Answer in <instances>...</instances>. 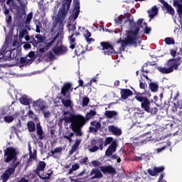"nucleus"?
<instances>
[{
	"instance_id": "nucleus-14",
	"label": "nucleus",
	"mask_w": 182,
	"mask_h": 182,
	"mask_svg": "<svg viewBox=\"0 0 182 182\" xmlns=\"http://www.w3.org/2000/svg\"><path fill=\"white\" fill-rule=\"evenodd\" d=\"M33 107H34L35 110H45L46 109V106H45V101L43 100H37L36 101L33 102Z\"/></svg>"
},
{
	"instance_id": "nucleus-19",
	"label": "nucleus",
	"mask_w": 182,
	"mask_h": 182,
	"mask_svg": "<svg viewBox=\"0 0 182 182\" xmlns=\"http://www.w3.org/2000/svg\"><path fill=\"white\" fill-rule=\"evenodd\" d=\"M100 168L104 174H113L114 173H116V170L112 166H100Z\"/></svg>"
},
{
	"instance_id": "nucleus-9",
	"label": "nucleus",
	"mask_w": 182,
	"mask_h": 182,
	"mask_svg": "<svg viewBox=\"0 0 182 182\" xmlns=\"http://www.w3.org/2000/svg\"><path fill=\"white\" fill-rule=\"evenodd\" d=\"M6 113L9 115H7L4 118L6 123H11L13 120H14L15 119H16V117H18V116H19V112H15V109H14V107H12V105L8 107Z\"/></svg>"
},
{
	"instance_id": "nucleus-32",
	"label": "nucleus",
	"mask_w": 182,
	"mask_h": 182,
	"mask_svg": "<svg viewBox=\"0 0 182 182\" xmlns=\"http://www.w3.org/2000/svg\"><path fill=\"white\" fill-rule=\"evenodd\" d=\"M62 147H58L55 148L54 150L51 151L50 153V156H51V157H54V159H56V154H60V153H62Z\"/></svg>"
},
{
	"instance_id": "nucleus-30",
	"label": "nucleus",
	"mask_w": 182,
	"mask_h": 182,
	"mask_svg": "<svg viewBox=\"0 0 182 182\" xmlns=\"http://www.w3.org/2000/svg\"><path fill=\"white\" fill-rule=\"evenodd\" d=\"M80 143H82V139H76L75 144L72 146V149L70 150V154H73L76 150H77V148L79 146H80Z\"/></svg>"
},
{
	"instance_id": "nucleus-26",
	"label": "nucleus",
	"mask_w": 182,
	"mask_h": 182,
	"mask_svg": "<svg viewBox=\"0 0 182 182\" xmlns=\"http://www.w3.org/2000/svg\"><path fill=\"white\" fill-rule=\"evenodd\" d=\"M36 130H37V134L38 136V139L40 140H43V139H45V135H43V130L41 127V124L38 123L36 124Z\"/></svg>"
},
{
	"instance_id": "nucleus-28",
	"label": "nucleus",
	"mask_w": 182,
	"mask_h": 182,
	"mask_svg": "<svg viewBox=\"0 0 182 182\" xmlns=\"http://www.w3.org/2000/svg\"><path fill=\"white\" fill-rule=\"evenodd\" d=\"M83 35L87 43H92V42H95V39L90 38L92 36V33L89 31H85Z\"/></svg>"
},
{
	"instance_id": "nucleus-50",
	"label": "nucleus",
	"mask_w": 182,
	"mask_h": 182,
	"mask_svg": "<svg viewBox=\"0 0 182 182\" xmlns=\"http://www.w3.org/2000/svg\"><path fill=\"white\" fill-rule=\"evenodd\" d=\"M18 2H19L20 5L25 8L26 5L28 4V1L27 0H17Z\"/></svg>"
},
{
	"instance_id": "nucleus-37",
	"label": "nucleus",
	"mask_w": 182,
	"mask_h": 182,
	"mask_svg": "<svg viewBox=\"0 0 182 182\" xmlns=\"http://www.w3.org/2000/svg\"><path fill=\"white\" fill-rule=\"evenodd\" d=\"M88 150L90 153H95L99 150V147L95 144V142H92L91 145L88 146Z\"/></svg>"
},
{
	"instance_id": "nucleus-61",
	"label": "nucleus",
	"mask_w": 182,
	"mask_h": 182,
	"mask_svg": "<svg viewBox=\"0 0 182 182\" xmlns=\"http://www.w3.org/2000/svg\"><path fill=\"white\" fill-rule=\"evenodd\" d=\"M87 160H88L87 158H84V159L80 160V163H82V164H85V163H87Z\"/></svg>"
},
{
	"instance_id": "nucleus-22",
	"label": "nucleus",
	"mask_w": 182,
	"mask_h": 182,
	"mask_svg": "<svg viewBox=\"0 0 182 182\" xmlns=\"http://www.w3.org/2000/svg\"><path fill=\"white\" fill-rule=\"evenodd\" d=\"M120 93H121V97L124 100H126V99H127L128 97H129V96H132L133 95V92L127 89L121 90Z\"/></svg>"
},
{
	"instance_id": "nucleus-29",
	"label": "nucleus",
	"mask_w": 182,
	"mask_h": 182,
	"mask_svg": "<svg viewBox=\"0 0 182 182\" xmlns=\"http://www.w3.org/2000/svg\"><path fill=\"white\" fill-rule=\"evenodd\" d=\"M75 136V133L70 131H67L63 134V138L68 140L70 143H72V138Z\"/></svg>"
},
{
	"instance_id": "nucleus-31",
	"label": "nucleus",
	"mask_w": 182,
	"mask_h": 182,
	"mask_svg": "<svg viewBox=\"0 0 182 182\" xmlns=\"http://www.w3.org/2000/svg\"><path fill=\"white\" fill-rule=\"evenodd\" d=\"M19 102L21 103V105H24V106H28L29 105V102H31V100L26 95H23L21 97L19 98Z\"/></svg>"
},
{
	"instance_id": "nucleus-56",
	"label": "nucleus",
	"mask_w": 182,
	"mask_h": 182,
	"mask_svg": "<svg viewBox=\"0 0 182 182\" xmlns=\"http://www.w3.org/2000/svg\"><path fill=\"white\" fill-rule=\"evenodd\" d=\"M26 33H28L27 31H24L23 33H20L19 38L22 39V38H23V35H26Z\"/></svg>"
},
{
	"instance_id": "nucleus-16",
	"label": "nucleus",
	"mask_w": 182,
	"mask_h": 182,
	"mask_svg": "<svg viewBox=\"0 0 182 182\" xmlns=\"http://www.w3.org/2000/svg\"><path fill=\"white\" fill-rule=\"evenodd\" d=\"M3 12L6 16L5 21H6V25L7 26H10L11 23H12V16L9 13V9L6 8V6H4Z\"/></svg>"
},
{
	"instance_id": "nucleus-25",
	"label": "nucleus",
	"mask_w": 182,
	"mask_h": 182,
	"mask_svg": "<svg viewBox=\"0 0 182 182\" xmlns=\"http://www.w3.org/2000/svg\"><path fill=\"white\" fill-rule=\"evenodd\" d=\"M164 170V166L155 167L154 170L148 169V173L150 176H156L157 173H161Z\"/></svg>"
},
{
	"instance_id": "nucleus-45",
	"label": "nucleus",
	"mask_w": 182,
	"mask_h": 182,
	"mask_svg": "<svg viewBox=\"0 0 182 182\" xmlns=\"http://www.w3.org/2000/svg\"><path fill=\"white\" fill-rule=\"evenodd\" d=\"M6 5L9 6L10 8H15V6L16 5V2H15V1L14 0H7Z\"/></svg>"
},
{
	"instance_id": "nucleus-46",
	"label": "nucleus",
	"mask_w": 182,
	"mask_h": 182,
	"mask_svg": "<svg viewBox=\"0 0 182 182\" xmlns=\"http://www.w3.org/2000/svg\"><path fill=\"white\" fill-rule=\"evenodd\" d=\"M36 39H37L38 43H40V45L43 43V37L41 34L36 35Z\"/></svg>"
},
{
	"instance_id": "nucleus-27",
	"label": "nucleus",
	"mask_w": 182,
	"mask_h": 182,
	"mask_svg": "<svg viewBox=\"0 0 182 182\" xmlns=\"http://www.w3.org/2000/svg\"><path fill=\"white\" fill-rule=\"evenodd\" d=\"M158 12H159V9H157V6H154L151 9L148 11V14L151 19H153L154 17L157 15Z\"/></svg>"
},
{
	"instance_id": "nucleus-64",
	"label": "nucleus",
	"mask_w": 182,
	"mask_h": 182,
	"mask_svg": "<svg viewBox=\"0 0 182 182\" xmlns=\"http://www.w3.org/2000/svg\"><path fill=\"white\" fill-rule=\"evenodd\" d=\"M141 157L142 160H147V155L146 154L141 155Z\"/></svg>"
},
{
	"instance_id": "nucleus-3",
	"label": "nucleus",
	"mask_w": 182,
	"mask_h": 182,
	"mask_svg": "<svg viewBox=\"0 0 182 182\" xmlns=\"http://www.w3.org/2000/svg\"><path fill=\"white\" fill-rule=\"evenodd\" d=\"M65 123V127L70 124V129L75 133L76 136H82L83 133L80 130L82 126H85L86 123V119L82 115H69L65 116L63 118Z\"/></svg>"
},
{
	"instance_id": "nucleus-13",
	"label": "nucleus",
	"mask_w": 182,
	"mask_h": 182,
	"mask_svg": "<svg viewBox=\"0 0 182 182\" xmlns=\"http://www.w3.org/2000/svg\"><path fill=\"white\" fill-rule=\"evenodd\" d=\"M101 46H102V50L104 52V55H113L114 53V49L113 46L108 43L102 42Z\"/></svg>"
},
{
	"instance_id": "nucleus-24",
	"label": "nucleus",
	"mask_w": 182,
	"mask_h": 182,
	"mask_svg": "<svg viewBox=\"0 0 182 182\" xmlns=\"http://www.w3.org/2000/svg\"><path fill=\"white\" fill-rule=\"evenodd\" d=\"M91 125L92 127H90V131L92 132L93 133H96V132H97V130H99L102 126L100 122H91Z\"/></svg>"
},
{
	"instance_id": "nucleus-49",
	"label": "nucleus",
	"mask_w": 182,
	"mask_h": 182,
	"mask_svg": "<svg viewBox=\"0 0 182 182\" xmlns=\"http://www.w3.org/2000/svg\"><path fill=\"white\" fill-rule=\"evenodd\" d=\"M89 102H90L89 98L87 97H85L82 99V106H83V107H85L86 106H87V105H89Z\"/></svg>"
},
{
	"instance_id": "nucleus-11",
	"label": "nucleus",
	"mask_w": 182,
	"mask_h": 182,
	"mask_svg": "<svg viewBox=\"0 0 182 182\" xmlns=\"http://www.w3.org/2000/svg\"><path fill=\"white\" fill-rule=\"evenodd\" d=\"M51 45L52 43H42V44H40L38 52L39 53H41V55H44L43 58H46V57L50 58V55H52V52L48 50Z\"/></svg>"
},
{
	"instance_id": "nucleus-36",
	"label": "nucleus",
	"mask_w": 182,
	"mask_h": 182,
	"mask_svg": "<svg viewBox=\"0 0 182 182\" xmlns=\"http://www.w3.org/2000/svg\"><path fill=\"white\" fill-rule=\"evenodd\" d=\"M27 127L30 132H35V130L36 129L35 127V123L32 121H30L27 123Z\"/></svg>"
},
{
	"instance_id": "nucleus-59",
	"label": "nucleus",
	"mask_w": 182,
	"mask_h": 182,
	"mask_svg": "<svg viewBox=\"0 0 182 182\" xmlns=\"http://www.w3.org/2000/svg\"><path fill=\"white\" fill-rule=\"evenodd\" d=\"M139 87L141 89H144V87H146V85H144V83H143V82H140Z\"/></svg>"
},
{
	"instance_id": "nucleus-62",
	"label": "nucleus",
	"mask_w": 182,
	"mask_h": 182,
	"mask_svg": "<svg viewBox=\"0 0 182 182\" xmlns=\"http://www.w3.org/2000/svg\"><path fill=\"white\" fill-rule=\"evenodd\" d=\"M141 156H136L135 158H134V161H141Z\"/></svg>"
},
{
	"instance_id": "nucleus-47",
	"label": "nucleus",
	"mask_w": 182,
	"mask_h": 182,
	"mask_svg": "<svg viewBox=\"0 0 182 182\" xmlns=\"http://www.w3.org/2000/svg\"><path fill=\"white\" fill-rule=\"evenodd\" d=\"M114 141H116L114 140L113 138L108 137L105 141V146H107V144H113Z\"/></svg>"
},
{
	"instance_id": "nucleus-60",
	"label": "nucleus",
	"mask_w": 182,
	"mask_h": 182,
	"mask_svg": "<svg viewBox=\"0 0 182 182\" xmlns=\"http://www.w3.org/2000/svg\"><path fill=\"white\" fill-rule=\"evenodd\" d=\"M79 30L80 31V32H82V33H85V31H87L86 30V28L85 27H79Z\"/></svg>"
},
{
	"instance_id": "nucleus-42",
	"label": "nucleus",
	"mask_w": 182,
	"mask_h": 182,
	"mask_svg": "<svg viewBox=\"0 0 182 182\" xmlns=\"http://www.w3.org/2000/svg\"><path fill=\"white\" fill-rule=\"evenodd\" d=\"M171 146V142L168 141V142L166 143V145H164V146L163 147H161V148L156 149V153H161V151H163V150H165V149H166V147H168V146Z\"/></svg>"
},
{
	"instance_id": "nucleus-48",
	"label": "nucleus",
	"mask_w": 182,
	"mask_h": 182,
	"mask_svg": "<svg viewBox=\"0 0 182 182\" xmlns=\"http://www.w3.org/2000/svg\"><path fill=\"white\" fill-rule=\"evenodd\" d=\"M96 115V111L95 110H90V112L87 114V119H92L93 116Z\"/></svg>"
},
{
	"instance_id": "nucleus-39",
	"label": "nucleus",
	"mask_w": 182,
	"mask_h": 182,
	"mask_svg": "<svg viewBox=\"0 0 182 182\" xmlns=\"http://www.w3.org/2000/svg\"><path fill=\"white\" fill-rule=\"evenodd\" d=\"M149 89L151 92H157V90H159V85L156 82H151L149 84Z\"/></svg>"
},
{
	"instance_id": "nucleus-43",
	"label": "nucleus",
	"mask_w": 182,
	"mask_h": 182,
	"mask_svg": "<svg viewBox=\"0 0 182 182\" xmlns=\"http://www.w3.org/2000/svg\"><path fill=\"white\" fill-rule=\"evenodd\" d=\"M52 174H53V171H48V173H47V176L41 175V176H40V178H41V180H48V178H50V176H52Z\"/></svg>"
},
{
	"instance_id": "nucleus-33",
	"label": "nucleus",
	"mask_w": 182,
	"mask_h": 182,
	"mask_svg": "<svg viewBox=\"0 0 182 182\" xmlns=\"http://www.w3.org/2000/svg\"><path fill=\"white\" fill-rule=\"evenodd\" d=\"M75 34H72L69 37V42H70V49H75V45H76V38H75Z\"/></svg>"
},
{
	"instance_id": "nucleus-35",
	"label": "nucleus",
	"mask_w": 182,
	"mask_h": 182,
	"mask_svg": "<svg viewBox=\"0 0 182 182\" xmlns=\"http://www.w3.org/2000/svg\"><path fill=\"white\" fill-rule=\"evenodd\" d=\"M164 6L170 15L173 16L174 14H176L174 9H173L171 6L168 5V4L164 3Z\"/></svg>"
},
{
	"instance_id": "nucleus-8",
	"label": "nucleus",
	"mask_w": 182,
	"mask_h": 182,
	"mask_svg": "<svg viewBox=\"0 0 182 182\" xmlns=\"http://www.w3.org/2000/svg\"><path fill=\"white\" fill-rule=\"evenodd\" d=\"M14 56L12 57V49L11 45H5L0 50V60H11Z\"/></svg>"
},
{
	"instance_id": "nucleus-5",
	"label": "nucleus",
	"mask_w": 182,
	"mask_h": 182,
	"mask_svg": "<svg viewBox=\"0 0 182 182\" xmlns=\"http://www.w3.org/2000/svg\"><path fill=\"white\" fill-rule=\"evenodd\" d=\"M180 57L176 58H171L167 61L166 67H159L158 70L161 72V73H165L166 75L168 73H171L174 72V70H177L178 69V66L181 65V61Z\"/></svg>"
},
{
	"instance_id": "nucleus-34",
	"label": "nucleus",
	"mask_w": 182,
	"mask_h": 182,
	"mask_svg": "<svg viewBox=\"0 0 182 182\" xmlns=\"http://www.w3.org/2000/svg\"><path fill=\"white\" fill-rule=\"evenodd\" d=\"M75 54L77 56H80V55H82V53H85V50H83V46H79L77 47H75Z\"/></svg>"
},
{
	"instance_id": "nucleus-1",
	"label": "nucleus",
	"mask_w": 182,
	"mask_h": 182,
	"mask_svg": "<svg viewBox=\"0 0 182 182\" xmlns=\"http://www.w3.org/2000/svg\"><path fill=\"white\" fill-rule=\"evenodd\" d=\"M115 23H123L125 22V25H129L131 29L126 31L124 36V40L120 39L117 41V45L121 46L119 48V56L122 58V51L126 49L127 45H133L135 47L137 45H140L141 42V38L139 36V32L140 29L144 31V33H150L151 28L147 26V23H143V19H139L136 24L134 23V21L132 19H128L126 21V17L124 16H119V17L114 18Z\"/></svg>"
},
{
	"instance_id": "nucleus-7",
	"label": "nucleus",
	"mask_w": 182,
	"mask_h": 182,
	"mask_svg": "<svg viewBox=\"0 0 182 182\" xmlns=\"http://www.w3.org/2000/svg\"><path fill=\"white\" fill-rule=\"evenodd\" d=\"M80 13V4L79 1L75 2L74 14H71L68 18L67 28L69 32H73L75 29H76V19L79 16V14Z\"/></svg>"
},
{
	"instance_id": "nucleus-21",
	"label": "nucleus",
	"mask_w": 182,
	"mask_h": 182,
	"mask_svg": "<svg viewBox=\"0 0 182 182\" xmlns=\"http://www.w3.org/2000/svg\"><path fill=\"white\" fill-rule=\"evenodd\" d=\"M105 116L107 119H116L119 116V113L114 110H107L105 112Z\"/></svg>"
},
{
	"instance_id": "nucleus-53",
	"label": "nucleus",
	"mask_w": 182,
	"mask_h": 182,
	"mask_svg": "<svg viewBox=\"0 0 182 182\" xmlns=\"http://www.w3.org/2000/svg\"><path fill=\"white\" fill-rule=\"evenodd\" d=\"M92 164L94 167H97V166H100V162L99 161H93L92 162Z\"/></svg>"
},
{
	"instance_id": "nucleus-2",
	"label": "nucleus",
	"mask_w": 182,
	"mask_h": 182,
	"mask_svg": "<svg viewBox=\"0 0 182 182\" xmlns=\"http://www.w3.org/2000/svg\"><path fill=\"white\" fill-rule=\"evenodd\" d=\"M54 14L53 16V19L54 21V26L51 29V32L54 33L55 38L54 41H62L63 39V21L69 12V9L70 8V4H72V0H64L63 1L61 8L58 11V16L56 17V11L59 9L60 3L59 1H54Z\"/></svg>"
},
{
	"instance_id": "nucleus-38",
	"label": "nucleus",
	"mask_w": 182,
	"mask_h": 182,
	"mask_svg": "<svg viewBox=\"0 0 182 182\" xmlns=\"http://www.w3.org/2000/svg\"><path fill=\"white\" fill-rule=\"evenodd\" d=\"M28 151L30 154V159H36V149L33 150L32 153V147H31V144H28Z\"/></svg>"
},
{
	"instance_id": "nucleus-10",
	"label": "nucleus",
	"mask_w": 182,
	"mask_h": 182,
	"mask_svg": "<svg viewBox=\"0 0 182 182\" xmlns=\"http://www.w3.org/2000/svg\"><path fill=\"white\" fill-rule=\"evenodd\" d=\"M19 162L14 164L12 167H8L4 173L1 174V178L3 182H7L9 180V177L13 176L14 173H15V169L18 167Z\"/></svg>"
},
{
	"instance_id": "nucleus-23",
	"label": "nucleus",
	"mask_w": 182,
	"mask_h": 182,
	"mask_svg": "<svg viewBox=\"0 0 182 182\" xmlns=\"http://www.w3.org/2000/svg\"><path fill=\"white\" fill-rule=\"evenodd\" d=\"M108 130L115 136H120L122 134V130H120L117 127L113 125L109 126Z\"/></svg>"
},
{
	"instance_id": "nucleus-51",
	"label": "nucleus",
	"mask_w": 182,
	"mask_h": 182,
	"mask_svg": "<svg viewBox=\"0 0 182 182\" xmlns=\"http://www.w3.org/2000/svg\"><path fill=\"white\" fill-rule=\"evenodd\" d=\"M33 16V15L32 13L28 14L26 16V22H27V23L31 22V21H32Z\"/></svg>"
},
{
	"instance_id": "nucleus-17",
	"label": "nucleus",
	"mask_w": 182,
	"mask_h": 182,
	"mask_svg": "<svg viewBox=\"0 0 182 182\" xmlns=\"http://www.w3.org/2000/svg\"><path fill=\"white\" fill-rule=\"evenodd\" d=\"M90 176H91L92 180H95L96 178H102L103 174L100 171V170L97 168H94L91 171Z\"/></svg>"
},
{
	"instance_id": "nucleus-58",
	"label": "nucleus",
	"mask_w": 182,
	"mask_h": 182,
	"mask_svg": "<svg viewBox=\"0 0 182 182\" xmlns=\"http://www.w3.org/2000/svg\"><path fill=\"white\" fill-rule=\"evenodd\" d=\"M24 49H31V44L26 43L23 46Z\"/></svg>"
},
{
	"instance_id": "nucleus-4",
	"label": "nucleus",
	"mask_w": 182,
	"mask_h": 182,
	"mask_svg": "<svg viewBox=\"0 0 182 182\" xmlns=\"http://www.w3.org/2000/svg\"><path fill=\"white\" fill-rule=\"evenodd\" d=\"M72 85L70 83H65L61 88V102L65 107H73V102L70 100V92H72Z\"/></svg>"
},
{
	"instance_id": "nucleus-6",
	"label": "nucleus",
	"mask_w": 182,
	"mask_h": 182,
	"mask_svg": "<svg viewBox=\"0 0 182 182\" xmlns=\"http://www.w3.org/2000/svg\"><path fill=\"white\" fill-rule=\"evenodd\" d=\"M135 99L138 100V102H141V109H144V110L146 112V113H151V114H157L159 109H157L156 107H151L150 100L147 99V97L138 95L135 96Z\"/></svg>"
},
{
	"instance_id": "nucleus-12",
	"label": "nucleus",
	"mask_w": 182,
	"mask_h": 182,
	"mask_svg": "<svg viewBox=\"0 0 182 182\" xmlns=\"http://www.w3.org/2000/svg\"><path fill=\"white\" fill-rule=\"evenodd\" d=\"M4 156L6 157V163H9L11 160H13L16 156V151L12 147L6 148L4 151Z\"/></svg>"
},
{
	"instance_id": "nucleus-57",
	"label": "nucleus",
	"mask_w": 182,
	"mask_h": 182,
	"mask_svg": "<svg viewBox=\"0 0 182 182\" xmlns=\"http://www.w3.org/2000/svg\"><path fill=\"white\" fill-rule=\"evenodd\" d=\"M29 180L26 178H21L18 182H28Z\"/></svg>"
},
{
	"instance_id": "nucleus-20",
	"label": "nucleus",
	"mask_w": 182,
	"mask_h": 182,
	"mask_svg": "<svg viewBox=\"0 0 182 182\" xmlns=\"http://www.w3.org/2000/svg\"><path fill=\"white\" fill-rule=\"evenodd\" d=\"M45 167H46V163H45V161H39L38 162L37 168L36 170V174H37V176H38V177H40V176H42V175H41V171H45Z\"/></svg>"
},
{
	"instance_id": "nucleus-15",
	"label": "nucleus",
	"mask_w": 182,
	"mask_h": 182,
	"mask_svg": "<svg viewBox=\"0 0 182 182\" xmlns=\"http://www.w3.org/2000/svg\"><path fill=\"white\" fill-rule=\"evenodd\" d=\"M53 53L57 55H64V53H66L68 52V48L65 46H56L53 49Z\"/></svg>"
},
{
	"instance_id": "nucleus-40",
	"label": "nucleus",
	"mask_w": 182,
	"mask_h": 182,
	"mask_svg": "<svg viewBox=\"0 0 182 182\" xmlns=\"http://www.w3.org/2000/svg\"><path fill=\"white\" fill-rule=\"evenodd\" d=\"M20 62L21 65H31L32 63V59H28V58H21Z\"/></svg>"
},
{
	"instance_id": "nucleus-44",
	"label": "nucleus",
	"mask_w": 182,
	"mask_h": 182,
	"mask_svg": "<svg viewBox=\"0 0 182 182\" xmlns=\"http://www.w3.org/2000/svg\"><path fill=\"white\" fill-rule=\"evenodd\" d=\"M93 83H97V77H93L92 79H91L89 82L84 85V87H89V86H92Z\"/></svg>"
},
{
	"instance_id": "nucleus-54",
	"label": "nucleus",
	"mask_w": 182,
	"mask_h": 182,
	"mask_svg": "<svg viewBox=\"0 0 182 182\" xmlns=\"http://www.w3.org/2000/svg\"><path fill=\"white\" fill-rule=\"evenodd\" d=\"M163 178H164V173H161L159 176L158 182H166V181H164Z\"/></svg>"
},
{
	"instance_id": "nucleus-18",
	"label": "nucleus",
	"mask_w": 182,
	"mask_h": 182,
	"mask_svg": "<svg viewBox=\"0 0 182 182\" xmlns=\"http://www.w3.org/2000/svg\"><path fill=\"white\" fill-rule=\"evenodd\" d=\"M116 147H117V143L116 141L112 142V144L106 150L105 156L110 157V156L116 151Z\"/></svg>"
},
{
	"instance_id": "nucleus-41",
	"label": "nucleus",
	"mask_w": 182,
	"mask_h": 182,
	"mask_svg": "<svg viewBox=\"0 0 182 182\" xmlns=\"http://www.w3.org/2000/svg\"><path fill=\"white\" fill-rule=\"evenodd\" d=\"M165 43H166V45H174L175 41H174V38H171V37H167L164 39Z\"/></svg>"
},
{
	"instance_id": "nucleus-52",
	"label": "nucleus",
	"mask_w": 182,
	"mask_h": 182,
	"mask_svg": "<svg viewBox=\"0 0 182 182\" xmlns=\"http://www.w3.org/2000/svg\"><path fill=\"white\" fill-rule=\"evenodd\" d=\"M43 115L46 119H48V118L50 117L51 114L49 111H46V112H43Z\"/></svg>"
},
{
	"instance_id": "nucleus-63",
	"label": "nucleus",
	"mask_w": 182,
	"mask_h": 182,
	"mask_svg": "<svg viewBox=\"0 0 182 182\" xmlns=\"http://www.w3.org/2000/svg\"><path fill=\"white\" fill-rule=\"evenodd\" d=\"M176 53H177V52H176V50H171V56H176Z\"/></svg>"
},
{
	"instance_id": "nucleus-55",
	"label": "nucleus",
	"mask_w": 182,
	"mask_h": 182,
	"mask_svg": "<svg viewBox=\"0 0 182 182\" xmlns=\"http://www.w3.org/2000/svg\"><path fill=\"white\" fill-rule=\"evenodd\" d=\"M78 168H79V164H75L73 165V166H72V169L74 171H76V170H77Z\"/></svg>"
}]
</instances>
